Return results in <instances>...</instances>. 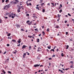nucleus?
<instances>
[{"label": "nucleus", "mask_w": 74, "mask_h": 74, "mask_svg": "<svg viewBox=\"0 0 74 74\" xmlns=\"http://www.w3.org/2000/svg\"><path fill=\"white\" fill-rule=\"evenodd\" d=\"M10 5H6V6H5V7L4 8V10L5 9V8H10Z\"/></svg>", "instance_id": "f257e3e1"}, {"label": "nucleus", "mask_w": 74, "mask_h": 74, "mask_svg": "<svg viewBox=\"0 0 74 74\" xmlns=\"http://www.w3.org/2000/svg\"><path fill=\"white\" fill-rule=\"evenodd\" d=\"M13 15H14V13H12L11 14H10L9 15V17L11 18L12 16H13Z\"/></svg>", "instance_id": "f03ea898"}, {"label": "nucleus", "mask_w": 74, "mask_h": 74, "mask_svg": "<svg viewBox=\"0 0 74 74\" xmlns=\"http://www.w3.org/2000/svg\"><path fill=\"white\" fill-rule=\"evenodd\" d=\"M40 65L39 64L38 65V64H35L34 65V67H38V66H39Z\"/></svg>", "instance_id": "7ed1b4c3"}, {"label": "nucleus", "mask_w": 74, "mask_h": 74, "mask_svg": "<svg viewBox=\"0 0 74 74\" xmlns=\"http://www.w3.org/2000/svg\"><path fill=\"white\" fill-rule=\"evenodd\" d=\"M22 41V40L21 39H19V40L18 41V44H20L21 42Z\"/></svg>", "instance_id": "20e7f679"}, {"label": "nucleus", "mask_w": 74, "mask_h": 74, "mask_svg": "<svg viewBox=\"0 0 74 74\" xmlns=\"http://www.w3.org/2000/svg\"><path fill=\"white\" fill-rule=\"evenodd\" d=\"M41 49L40 47H38V50H37L38 52H39L40 51H41Z\"/></svg>", "instance_id": "39448f33"}, {"label": "nucleus", "mask_w": 74, "mask_h": 74, "mask_svg": "<svg viewBox=\"0 0 74 74\" xmlns=\"http://www.w3.org/2000/svg\"><path fill=\"white\" fill-rule=\"evenodd\" d=\"M13 15L14 16H12V18H14V17H15V16H16V14H13Z\"/></svg>", "instance_id": "423d86ee"}, {"label": "nucleus", "mask_w": 74, "mask_h": 74, "mask_svg": "<svg viewBox=\"0 0 74 74\" xmlns=\"http://www.w3.org/2000/svg\"><path fill=\"white\" fill-rule=\"evenodd\" d=\"M26 47H27L25 45H24L22 47V49H24V48H25Z\"/></svg>", "instance_id": "0eeeda50"}, {"label": "nucleus", "mask_w": 74, "mask_h": 74, "mask_svg": "<svg viewBox=\"0 0 74 74\" xmlns=\"http://www.w3.org/2000/svg\"><path fill=\"white\" fill-rule=\"evenodd\" d=\"M19 7L17 9V10H21V7L19 6V5H17V7Z\"/></svg>", "instance_id": "6e6552de"}, {"label": "nucleus", "mask_w": 74, "mask_h": 74, "mask_svg": "<svg viewBox=\"0 0 74 74\" xmlns=\"http://www.w3.org/2000/svg\"><path fill=\"white\" fill-rule=\"evenodd\" d=\"M16 26L17 28H18L19 27H20V25H18V24L16 25Z\"/></svg>", "instance_id": "1a4fd4ad"}, {"label": "nucleus", "mask_w": 74, "mask_h": 74, "mask_svg": "<svg viewBox=\"0 0 74 74\" xmlns=\"http://www.w3.org/2000/svg\"><path fill=\"white\" fill-rule=\"evenodd\" d=\"M41 7H42V6H43V5H45V3H42L41 4Z\"/></svg>", "instance_id": "9d476101"}, {"label": "nucleus", "mask_w": 74, "mask_h": 74, "mask_svg": "<svg viewBox=\"0 0 74 74\" xmlns=\"http://www.w3.org/2000/svg\"><path fill=\"white\" fill-rule=\"evenodd\" d=\"M66 49H68L69 48V45H67L66 46Z\"/></svg>", "instance_id": "9b49d317"}, {"label": "nucleus", "mask_w": 74, "mask_h": 74, "mask_svg": "<svg viewBox=\"0 0 74 74\" xmlns=\"http://www.w3.org/2000/svg\"><path fill=\"white\" fill-rule=\"evenodd\" d=\"M32 21H31L30 23H27V25H31V24H32Z\"/></svg>", "instance_id": "f8f14e48"}, {"label": "nucleus", "mask_w": 74, "mask_h": 74, "mask_svg": "<svg viewBox=\"0 0 74 74\" xmlns=\"http://www.w3.org/2000/svg\"><path fill=\"white\" fill-rule=\"evenodd\" d=\"M58 71H61L60 73H64V72H63V71H62V70H60V69H59L58 70Z\"/></svg>", "instance_id": "ddd939ff"}, {"label": "nucleus", "mask_w": 74, "mask_h": 74, "mask_svg": "<svg viewBox=\"0 0 74 74\" xmlns=\"http://www.w3.org/2000/svg\"><path fill=\"white\" fill-rule=\"evenodd\" d=\"M53 51V52H54L55 51V50H54V49H51V50L50 52H51V51Z\"/></svg>", "instance_id": "4468645a"}, {"label": "nucleus", "mask_w": 74, "mask_h": 74, "mask_svg": "<svg viewBox=\"0 0 74 74\" xmlns=\"http://www.w3.org/2000/svg\"><path fill=\"white\" fill-rule=\"evenodd\" d=\"M26 55V53H24L23 55V58H25V56Z\"/></svg>", "instance_id": "2eb2a0df"}, {"label": "nucleus", "mask_w": 74, "mask_h": 74, "mask_svg": "<svg viewBox=\"0 0 74 74\" xmlns=\"http://www.w3.org/2000/svg\"><path fill=\"white\" fill-rule=\"evenodd\" d=\"M39 7H38L37 6L36 7V9H37L38 10H40V8H39Z\"/></svg>", "instance_id": "dca6fc26"}, {"label": "nucleus", "mask_w": 74, "mask_h": 74, "mask_svg": "<svg viewBox=\"0 0 74 74\" xmlns=\"http://www.w3.org/2000/svg\"><path fill=\"white\" fill-rule=\"evenodd\" d=\"M37 42H40V39L38 38L37 39Z\"/></svg>", "instance_id": "f3484780"}, {"label": "nucleus", "mask_w": 74, "mask_h": 74, "mask_svg": "<svg viewBox=\"0 0 74 74\" xmlns=\"http://www.w3.org/2000/svg\"><path fill=\"white\" fill-rule=\"evenodd\" d=\"M58 18H59V17H60V16H61V15L59 14H58Z\"/></svg>", "instance_id": "a211bd4d"}, {"label": "nucleus", "mask_w": 74, "mask_h": 74, "mask_svg": "<svg viewBox=\"0 0 74 74\" xmlns=\"http://www.w3.org/2000/svg\"><path fill=\"white\" fill-rule=\"evenodd\" d=\"M12 41H13V42H16V40H12Z\"/></svg>", "instance_id": "6ab92c4d"}, {"label": "nucleus", "mask_w": 74, "mask_h": 74, "mask_svg": "<svg viewBox=\"0 0 74 74\" xmlns=\"http://www.w3.org/2000/svg\"><path fill=\"white\" fill-rule=\"evenodd\" d=\"M5 1L6 3H9V0H6Z\"/></svg>", "instance_id": "aec40b11"}, {"label": "nucleus", "mask_w": 74, "mask_h": 74, "mask_svg": "<svg viewBox=\"0 0 74 74\" xmlns=\"http://www.w3.org/2000/svg\"><path fill=\"white\" fill-rule=\"evenodd\" d=\"M15 1L17 3H19V1H18V0H15Z\"/></svg>", "instance_id": "412c9836"}, {"label": "nucleus", "mask_w": 74, "mask_h": 74, "mask_svg": "<svg viewBox=\"0 0 74 74\" xmlns=\"http://www.w3.org/2000/svg\"><path fill=\"white\" fill-rule=\"evenodd\" d=\"M45 32H44L43 31L42 32V34H43V35H45Z\"/></svg>", "instance_id": "4be33fe9"}, {"label": "nucleus", "mask_w": 74, "mask_h": 74, "mask_svg": "<svg viewBox=\"0 0 74 74\" xmlns=\"http://www.w3.org/2000/svg\"><path fill=\"white\" fill-rule=\"evenodd\" d=\"M38 57L39 58H41V55L39 54Z\"/></svg>", "instance_id": "5701e85b"}, {"label": "nucleus", "mask_w": 74, "mask_h": 74, "mask_svg": "<svg viewBox=\"0 0 74 74\" xmlns=\"http://www.w3.org/2000/svg\"><path fill=\"white\" fill-rule=\"evenodd\" d=\"M34 30H35V31H37L38 32V30L37 29V28L36 29H35Z\"/></svg>", "instance_id": "b1692460"}, {"label": "nucleus", "mask_w": 74, "mask_h": 74, "mask_svg": "<svg viewBox=\"0 0 74 74\" xmlns=\"http://www.w3.org/2000/svg\"><path fill=\"white\" fill-rule=\"evenodd\" d=\"M2 72L4 73V74H5V71L3 70L2 71Z\"/></svg>", "instance_id": "393cba45"}, {"label": "nucleus", "mask_w": 74, "mask_h": 74, "mask_svg": "<svg viewBox=\"0 0 74 74\" xmlns=\"http://www.w3.org/2000/svg\"><path fill=\"white\" fill-rule=\"evenodd\" d=\"M37 60H40V58H39V57H38L37 58H36Z\"/></svg>", "instance_id": "a878e982"}, {"label": "nucleus", "mask_w": 74, "mask_h": 74, "mask_svg": "<svg viewBox=\"0 0 74 74\" xmlns=\"http://www.w3.org/2000/svg\"><path fill=\"white\" fill-rule=\"evenodd\" d=\"M62 12V9L60 10L59 11V12L60 13H61Z\"/></svg>", "instance_id": "bb28decb"}, {"label": "nucleus", "mask_w": 74, "mask_h": 74, "mask_svg": "<svg viewBox=\"0 0 74 74\" xmlns=\"http://www.w3.org/2000/svg\"><path fill=\"white\" fill-rule=\"evenodd\" d=\"M47 48L48 49H51V46H50V47L49 46L47 47Z\"/></svg>", "instance_id": "cd10ccee"}, {"label": "nucleus", "mask_w": 74, "mask_h": 74, "mask_svg": "<svg viewBox=\"0 0 74 74\" xmlns=\"http://www.w3.org/2000/svg\"><path fill=\"white\" fill-rule=\"evenodd\" d=\"M2 22H3V21H2V20L0 19V23H2Z\"/></svg>", "instance_id": "c85d7f7f"}, {"label": "nucleus", "mask_w": 74, "mask_h": 74, "mask_svg": "<svg viewBox=\"0 0 74 74\" xmlns=\"http://www.w3.org/2000/svg\"><path fill=\"white\" fill-rule=\"evenodd\" d=\"M45 10L44 9H42V12H45Z\"/></svg>", "instance_id": "c756f323"}, {"label": "nucleus", "mask_w": 74, "mask_h": 74, "mask_svg": "<svg viewBox=\"0 0 74 74\" xmlns=\"http://www.w3.org/2000/svg\"><path fill=\"white\" fill-rule=\"evenodd\" d=\"M2 3H4V1H5V0H2Z\"/></svg>", "instance_id": "7c9ffc66"}, {"label": "nucleus", "mask_w": 74, "mask_h": 74, "mask_svg": "<svg viewBox=\"0 0 74 74\" xmlns=\"http://www.w3.org/2000/svg\"><path fill=\"white\" fill-rule=\"evenodd\" d=\"M17 12H21V11H20V10H17Z\"/></svg>", "instance_id": "2f4dec72"}, {"label": "nucleus", "mask_w": 74, "mask_h": 74, "mask_svg": "<svg viewBox=\"0 0 74 74\" xmlns=\"http://www.w3.org/2000/svg\"><path fill=\"white\" fill-rule=\"evenodd\" d=\"M68 15H69V16H71V15L70 14V13H68Z\"/></svg>", "instance_id": "473e14b6"}, {"label": "nucleus", "mask_w": 74, "mask_h": 74, "mask_svg": "<svg viewBox=\"0 0 74 74\" xmlns=\"http://www.w3.org/2000/svg\"><path fill=\"white\" fill-rule=\"evenodd\" d=\"M17 3L16 2H14L13 3V4H16Z\"/></svg>", "instance_id": "72a5a7b5"}, {"label": "nucleus", "mask_w": 74, "mask_h": 74, "mask_svg": "<svg viewBox=\"0 0 74 74\" xmlns=\"http://www.w3.org/2000/svg\"><path fill=\"white\" fill-rule=\"evenodd\" d=\"M33 18H37V17L36 16H33Z\"/></svg>", "instance_id": "f704fd0d"}, {"label": "nucleus", "mask_w": 74, "mask_h": 74, "mask_svg": "<svg viewBox=\"0 0 74 74\" xmlns=\"http://www.w3.org/2000/svg\"><path fill=\"white\" fill-rule=\"evenodd\" d=\"M55 28H56V29H57V28H59V26H56L55 27Z\"/></svg>", "instance_id": "c9c22d12"}, {"label": "nucleus", "mask_w": 74, "mask_h": 74, "mask_svg": "<svg viewBox=\"0 0 74 74\" xmlns=\"http://www.w3.org/2000/svg\"><path fill=\"white\" fill-rule=\"evenodd\" d=\"M8 73H9V74H11V72L10 71H8Z\"/></svg>", "instance_id": "e433bc0d"}, {"label": "nucleus", "mask_w": 74, "mask_h": 74, "mask_svg": "<svg viewBox=\"0 0 74 74\" xmlns=\"http://www.w3.org/2000/svg\"><path fill=\"white\" fill-rule=\"evenodd\" d=\"M8 39H11V37H8Z\"/></svg>", "instance_id": "4c0bfd02"}, {"label": "nucleus", "mask_w": 74, "mask_h": 74, "mask_svg": "<svg viewBox=\"0 0 74 74\" xmlns=\"http://www.w3.org/2000/svg\"><path fill=\"white\" fill-rule=\"evenodd\" d=\"M29 5L32 6V3H29Z\"/></svg>", "instance_id": "58836bf2"}, {"label": "nucleus", "mask_w": 74, "mask_h": 74, "mask_svg": "<svg viewBox=\"0 0 74 74\" xmlns=\"http://www.w3.org/2000/svg\"><path fill=\"white\" fill-rule=\"evenodd\" d=\"M21 31H23H23H24V29H21Z\"/></svg>", "instance_id": "ea45409f"}, {"label": "nucleus", "mask_w": 74, "mask_h": 74, "mask_svg": "<svg viewBox=\"0 0 74 74\" xmlns=\"http://www.w3.org/2000/svg\"><path fill=\"white\" fill-rule=\"evenodd\" d=\"M70 57L71 59H73V56H70Z\"/></svg>", "instance_id": "a19ab883"}, {"label": "nucleus", "mask_w": 74, "mask_h": 74, "mask_svg": "<svg viewBox=\"0 0 74 74\" xmlns=\"http://www.w3.org/2000/svg\"><path fill=\"white\" fill-rule=\"evenodd\" d=\"M7 47H9V46H10V44H7Z\"/></svg>", "instance_id": "79ce46f5"}, {"label": "nucleus", "mask_w": 74, "mask_h": 74, "mask_svg": "<svg viewBox=\"0 0 74 74\" xmlns=\"http://www.w3.org/2000/svg\"><path fill=\"white\" fill-rule=\"evenodd\" d=\"M64 23H67V21H65Z\"/></svg>", "instance_id": "37998d69"}, {"label": "nucleus", "mask_w": 74, "mask_h": 74, "mask_svg": "<svg viewBox=\"0 0 74 74\" xmlns=\"http://www.w3.org/2000/svg\"><path fill=\"white\" fill-rule=\"evenodd\" d=\"M49 28H48L47 30V32H49Z\"/></svg>", "instance_id": "c03bdc74"}, {"label": "nucleus", "mask_w": 74, "mask_h": 74, "mask_svg": "<svg viewBox=\"0 0 74 74\" xmlns=\"http://www.w3.org/2000/svg\"><path fill=\"white\" fill-rule=\"evenodd\" d=\"M60 7H62V5L61 4H60Z\"/></svg>", "instance_id": "a18cd8bd"}, {"label": "nucleus", "mask_w": 74, "mask_h": 74, "mask_svg": "<svg viewBox=\"0 0 74 74\" xmlns=\"http://www.w3.org/2000/svg\"><path fill=\"white\" fill-rule=\"evenodd\" d=\"M70 62H71V64H73V63H74L73 61H71Z\"/></svg>", "instance_id": "49530a36"}, {"label": "nucleus", "mask_w": 74, "mask_h": 74, "mask_svg": "<svg viewBox=\"0 0 74 74\" xmlns=\"http://www.w3.org/2000/svg\"><path fill=\"white\" fill-rule=\"evenodd\" d=\"M71 68H73V65L71 66Z\"/></svg>", "instance_id": "de8ad7c7"}, {"label": "nucleus", "mask_w": 74, "mask_h": 74, "mask_svg": "<svg viewBox=\"0 0 74 74\" xmlns=\"http://www.w3.org/2000/svg\"><path fill=\"white\" fill-rule=\"evenodd\" d=\"M28 37H29V38H32V36H29Z\"/></svg>", "instance_id": "09e8293b"}, {"label": "nucleus", "mask_w": 74, "mask_h": 74, "mask_svg": "<svg viewBox=\"0 0 74 74\" xmlns=\"http://www.w3.org/2000/svg\"><path fill=\"white\" fill-rule=\"evenodd\" d=\"M10 35H11V34H9L8 35V36H10Z\"/></svg>", "instance_id": "8fccbe9b"}, {"label": "nucleus", "mask_w": 74, "mask_h": 74, "mask_svg": "<svg viewBox=\"0 0 74 74\" xmlns=\"http://www.w3.org/2000/svg\"><path fill=\"white\" fill-rule=\"evenodd\" d=\"M66 35H67L68 34V32H66Z\"/></svg>", "instance_id": "3c124183"}, {"label": "nucleus", "mask_w": 74, "mask_h": 74, "mask_svg": "<svg viewBox=\"0 0 74 74\" xmlns=\"http://www.w3.org/2000/svg\"><path fill=\"white\" fill-rule=\"evenodd\" d=\"M29 22H30V21H29V20H28V21H27L26 23H29Z\"/></svg>", "instance_id": "603ef678"}, {"label": "nucleus", "mask_w": 74, "mask_h": 74, "mask_svg": "<svg viewBox=\"0 0 74 74\" xmlns=\"http://www.w3.org/2000/svg\"><path fill=\"white\" fill-rule=\"evenodd\" d=\"M32 47H31V46H29V49H30Z\"/></svg>", "instance_id": "864d4df0"}, {"label": "nucleus", "mask_w": 74, "mask_h": 74, "mask_svg": "<svg viewBox=\"0 0 74 74\" xmlns=\"http://www.w3.org/2000/svg\"><path fill=\"white\" fill-rule=\"evenodd\" d=\"M44 0H40V3H42V1H43Z\"/></svg>", "instance_id": "5fc2aeb1"}, {"label": "nucleus", "mask_w": 74, "mask_h": 74, "mask_svg": "<svg viewBox=\"0 0 74 74\" xmlns=\"http://www.w3.org/2000/svg\"><path fill=\"white\" fill-rule=\"evenodd\" d=\"M69 68L66 69H65V70L67 71V70H69Z\"/></svg>", "instance_id": "6e6d98bb"}, {"label": "nucleus", "mask_w": 74, "mask_h": 74, "mask_svg": "<svg viewBox=\"0 0 74 74\" xmlns=\"http://www.w3.org/2000/svg\"><path fill=\"white\" fill-rule=\"evenodd\" d=\"M43 66H43V65H41L40 66V67H43Z\"/></svg>", "instance_id": "4d7b16f0"}, {"label": "nucleus", "mask_w": 74, "mask_h": 74, "mask_svg": "<svg viewBox=\"0 0 74 74\" xmlns=\"http://www.w3.org/2000/svg\"><path fill=\"white\" fill-rule=\"evenodd\" d=\"M51 59H52V58H49V60H51Z\"/></svg>", "instance_id": "13d9d810"}, {"label": "nucleus", "mask_w": 74, "mask_h": 74, "mask_svg": "<svg viewBox=\"0 0 74 74\" xmlns=\"http://www.w3.org/2000/svg\"><path fill=\"white\" fill-rule=\"evenodd\" d=\"M26 16H29V14H27L26 15Z\"/></svg>", "instance_id": "bf43d9fd"}, {"label": "nucleus", "mask_w": 74, "mask_h": 74, "mask_svg": "<svg viewBox=\"0 0 74 74\" xmlns=\"http://www.w3.org/2000/svg\"><path fill=\"white\" fill-rule=\"evenodd\" d=\"M10 14V13H6V15H8V14Z\"/></svg>", "instance_id": "052dcab7"}, {"label": "nucleus", "mask_w": 74, "mask_h": 74, "mask_svg": "<svg viewBox=\"0 0 74 74\" xmlns=\"http://www.w3.org/2000/svg\"><path fill=\"white\" fill-rule=\"evenodd\" d=\"M61 55L62 57H63V56H64V54H61Z\"/></svg>", "instance_id": "680f3d73"}, {"label": "nucleus", "mask_w": 74, "mask_h": 74, "mask_svg": "<svg viewBox=\"0 0 74 74\" xmlns=\"http://www.w3.org/2000/svg\"><path fill=\"white\" fill-rule=\"evenodd\" d=\"M53 57H55V55H53Z\"/></svg>", "instance_id": "e2e57ef3"}, {"label": "nucleus", "mask_w": 74, "mask_h": 74, "mask_svg": "<svg viewBox=\"0 0 74 74\" xmlns=\"http://www.w3.org/2000/svg\"><path fill=\"white\" fill-rule=\"evenodd\" d=\"M5 19H8V17H5Z\"/></svg>", "instance_id": "0e129e2a"}, {"label": "nucleus", "mask_w": 74, "mask_h": 74, "mask_svg": "<svg viewBox=\"0 0 74 74\" xmlns=\"http://www.w3.org/2000/svg\"><path fill=\"white\" fill-rule=\"evenodd\" d=\"M41 36V34H40L38 36H39V37H40V36Z\"/></svg>", "instance_id": "69168bd1"}, {"label": "nucleus", "mask_w": 74, "mask_h": 74, "mask_svg": "<svg viewBox=\"0 0 74 74\" xmlns=\"http://www.w3.org/2000/svg\"><path fill=\"white\" fill-rule=\"evenodd\" d=\"M47 5H50V3H49L47 4Z\"/></svg>", "instance_id": "338daca9"}, {"label": "nucleus", "mask_w": 74, "mask_h": 74, "mask_svg": "<svg viewBox=\"0 0 74 74\" xmlns=\"http://www.w3.org/2000/svg\"><path fill=\"white\" fill-rule=\"evenodd\" d=\"M44 26H42V29H44Z\"/></svg>", "instance_id": "774afa93"}]
</instances>
